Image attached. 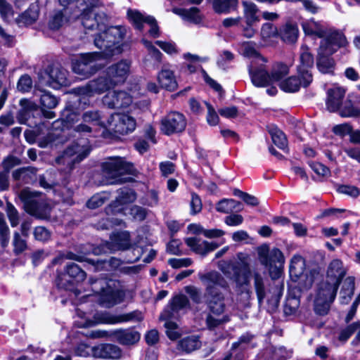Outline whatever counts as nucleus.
<instances>
[{"instance_id":"obj_30","label":"nucleus","mask_w":360,"mask_h":360,"mask_svg":"<svg viewBox=\"0 0 360 360\" xmlns=\"http://www.w3.org/2000/svg\"><path fill=\"white\" fill-rule=\"evenodd\" d=\"M172 12L179 15L184 20L193 24H200L202 20V15L200 10L196 7H192L188 9L174 8Z\"/></svg>"},{"instance_id":"obj_12","label":"nucleus","mask_w":360,"mask_h":360,"mask_svg":"<svg viewBox=\"0 0 360 360\" xmlns=\"http://www.w3.org/2000/svg\"><path fill=\"white\" fill-rule=\"evenodd\" d=\"M186 124V119L182 113L172 111L162 118L160 131L167 136L179 134L185 130Z\"/></svg>"},{"instance_id":"obj_39","label":"nucleus","mask_w":360,"mask_h":360,"mask_svg":"<svg viewBox=\"0 0 360 360\" xmlns=\"http://www.w3.org/2000/svg\"><path fill=\"white\" fill-rule=\"evenodd\" d=\"M66 9L63 11H56L50 17L49 27L51 30H57L62 27L68 22V18L66 16Z\"/></svg>"},{"instance_id":"obj_15","label":"nucleus","mask_w":360,"mask_h":360,"mask_svg":"<svg viewBox=\"0 0 360 360\" xmlns=\"http://www.w3.org/2000/svg\"><path fill=\"white\" fill-rule=\"evenodd\" d=\"M90 147L88 143L79 144L73 143L64 151L58 158V162L72 165L84 160L89 153Z\"/></svg>"},{"instance_id":"obj_59","label":"nucleus","mask_w":360,"mask_h":360,"mask_svg":"<svg viewBox=\"0 0 360 360\" xmlns=\"http://www.w3.org/2000/svg\"><path fill=\"white\" fill-rule=\"evenodd\" d=\"M331 302L324 299L316 298L314 304V310L319 315H325L328 313Z\"/></svg>"},{"instance_id":"obj_46","label":"nucleus","mask_w":360,"mask_h":360,"mask_svg":"<svg viewBox=\"0 0 360 360\" xmlns=\"http://www.w3.org/2000/svg\"><path fill=\"white\" fill-rule=\"evenodd\" d=\"M272 141L279 148L285 150L288 146V141L285 134L276 127H273L269 131Z\"/></svg>"},{"instance_id":"obj_25","label":"nucleus","mask_w":360,"mask_h":360,"mask_svg":"<svg viewBox=\"0 0 360 360\" xmlns=\"http://www.w3.org/2000/svg\"><path fill=\"white\" fill-rule=\"evenodd\" d=\"M108 249L111 251L124 250L130 246L129 233L122 231L113 233L108 243Z\"/></svg>"},{"instance_id":"obj_40","label":"nucleus","mask_w":360,"mask_h":360,"mask_svg":"<svg viewBox=\"0 0 360 360\" xmlns=\"http://www.w3.org/2000/svg\"><path fill=\"white\" fill-rule=\"evenodd\" d=\"M39 12L35 8H30L15 18L19 26H27L34 23L38 18Z\"/></svg>"},{"instance_id":"obj_28","label":"nucleus","mask_w":360,"mask_h":360,"mask_svg":"<svg viewBox=\"0 0 360 360\" xmlns=\"http://www.w3.org/2000/svg\"><path fill=\"white\" fill-rule=\"evenodd\" d=\"M302 28L304 33L307 35H314L319 38L325 39L336 31H326L323 27L318 22L314 20H309L302 23Z\"/></svg>"},{"instance_id":"obj_6","label":"nucleus","mask_w":360,"mask_h":360,"mask_svg":"<svg viewBox=\"0 0 360 360\" xmlns=\"http://www.w3.org/2000/svg\"><path fill=\"white\" fill-rule=\"evenodd\" d=\"M93 290L100 294V302L106 307L120 303L124 297L123 292L119 288L116 281H106L103 279L96 280L93 283Z\"/></svg>"},{"instance_id":"obj_31","label":"nucleus","mask_w":360,"mask_h":360,"mask_svg":"<svg viewBox=\"0 0 360 360\" xmlns=\"http://www.w3.org/2000/svg\"><path fill=\"white\" fill-rule=\"evenodd\" d=\"M242 6L246 25L252 26L259 21L260 19L258 15L259 8L255 3L248 1H243Z\"/></svg>"},{"instance_id":"obj_9","label":"nucleus","mask_w":360,"mask_h":360,"mask_svg":"<svg viewBox=\"0 0 360 360\" xmlns=\"http://www.w3.org/2000/svg\"><path fill=\"white\" fill-rule=\"evenodd\" d=\"M114 86V84L111 82L110 79L105 74V76H101L90 81L85 86L74 89V91L75 94L83 97L79 98V103H82L84 97H90L95 94H102Z\"/></svg>"},{"instance_id":"obj_20","label":"nucleus","mask_w":360,"mask_h":360,"mask_svg":"<svg viewBox=\"0 0 360 360\" xmlns=\"http://www.w3.org/2000/svg\"><path fill=\"white\" fill-rule=\"evenodd\" d=\"M265 63H252L249 66V74L252 84L256 86H264L272 83L271 77L264 68Z\"/></svg>"},{"instance_id":"obj_61","label":"nucleus","mask_w":360,"mask_h":360,"mask_svg":"<svg viewBox=\"0 0 360 360\" xmlns=\"http://www.w3.org/2000/svg\"><path fill=\"white\" fill-rule=\"evenodd\" d=\"M32 86V81L31 77L25 75H22L18 80L17 88L19 91L22 92H27L29 91Z\"/></svg>"},{"instance_id":"obj_2","label":"nucleus","mask_w":360,"mask_h":360,"mask_svg":"<svg viewBox=\"0 0 360 360\" xmlns=\"http://www.w3.org/2000/svg\"><path fill=\"white\" fill-rule=\"evenodd\" d=\"M345 37L340 32H333L328 38L322 39L318 51L317 68L322 73H331L334 61L330 57L336 50L345 43Z\"/></svg>"},{"instance_id":"obj_27","label":"nucleus","mask_w":360,"mask_h":360,"mask_svg":"<svg viewBox=\"0 0 360 360\" xmlns=\"http://www.w3.org/2000/svg\"><path fill=\"white\" fill-rule=\"evenodd\" d=\"M111 335L119 343L124 345L135 344L140 340L139 333L130 329L115 330L111 332Z\"/></svg>"},{"instance_id":"obj_47","label":"nucleus","mask_w":360,"mask_h":360,"mask_svg":"<svg viewBox=\"0 0 360 360\" xmlns=\"http://www.w3.org/2000/svg\"><path fill=\"white\" fill-rule=\"evenodd\" d=\"M314 65V58L311 53L309 51L307 46H302L300 53V65L298 68H302L303 70H309Z\"/></svg>"},{"instance_id":"obj_19","label":"nucleus","mask_w":360,"mask_h":360,"mask_svg":"<svg viewBox=\"0 0 360 360\" xmlns=\"http://www.w3.org/2000/svg\"><path fill=\"white\" fill-rule=\"evenodd\" d=\"M132 102L130 95L123 91L108 92L103 98V103L110 108H121L129 106Z\"/></svg>"},{"instance_id":"obj_16","label":"nucleus","mask_w":360,"mask_h":360,"mask_svg":"<svg viewBox=\"0 0 360 360\" xmlns=\"http://www.w3.org/2000/svg\"><path fill=\"white\" fill-rule=\"evenodd\" d=\"M143 319V314L139 311H134L130 313L112 315L108 313H97L94 316V323L115 324L123 322H139Z\"/></svg>"},{"instance_id":"obj_51","label":"nucleus","mask_w":360,"mask_h":360,"mask_svg":"<svg viewBox=\"0 0 360 360\" xmlns=\"http://www.w3.org/2000/svg\"><path fill=\"white\" fill-rule=\"evenodd\" d=\"M260 34L263 40L268 41L271 38L277 37L278 32L277 27L272 23L266 22L261 27Z\"/></svg>"},{"instance_id":"obj_62","label":"nucleus","mask_w":360,"mask_h":360,"mask_svg":"<svg viewBox=\"0 0 360 360\" xmlns=\"http://www.w3.org/2000/svg\"><path fill=\"white\" fill-rule=\"evenodd\" d=\"M205 104L207 108V122L211 126H216L219 121V116L214 108L208 103L205 102Z\"/></svg>"},{"instance_id":"obj_52","label":"nucleus","mask_w":360,"mask_h":360,"mask_svg":"<svg viewBox=\"0 0 360 360\" xmlns=\"http://www.w3.org/2000/svg\"><path fill=\"white\" fill-rule=\"evenodd\" d=\"M165 321V327L166 328V334L167 337L172 340L178 339L181 335L178 325L172 321L171 319H166Z\"/></svg>"},{"instance_id":"obj_37","label":"nucleus","mask_w":360,"mask_h":360,"mask_svg":"<svg viewBox=\"0 0 360 360\" xmlns=\"http://www.w3.org/2000/svg\"><path fill=\"white\" fill-rule=\"evenodd\" d=\"M305 270V261L304 258L298 255H294L290 264V274L292 277L301 278Z\"/></svg>"},{"instance_id":"obj_10","label":"nucleus","mask_w":360,"mask_h":360,"mask_svg":"<svg viewBox=\"0 0 360 360\" xmlns=\"http://www.w3.org/2000/svg\"><path fill=\"white\" fill-rule=\"evenodd\" d=\"M136 126L135 119L124 113H115L107 120L106 129L120 134L132 132Z\"/></svg>"},{"instance_id":"obj_13","label":"nucleus","mask_w":360,"mask_h":360,"mask_svg":"<svg viewBox=\"0 0 360 360\" xmlns=\"http://www.w3.org/2000/svg\"><path fill=\"white\" fill-rule=\"evenodd\" d=\"M68 72L60 66L49 67L40 79L42 84L51 86L53 89H58L62 86L70 84L68 77Z\"/></svg>"},{"instance_id":"obj_38","label":"nucleus","mask_w":360,"mask_h":360,"mask_svg":"<svg viewBox=\"0 0 360 360\" xmlns=\"http://www.w3.org/2000/svg\"><path fill=\"white\" fill-rule=\"evenodd\" d=\"M200 345L199 338L192 335L181 340L178 343V349L189 353L200 348Z\"/></svg>"},{"instance_id":"obj_33","label":"nucleus","mask_w":360,"mask_h":360,"mask_svg":"<svg viewBox=\"0 0 360 360\" xmlns=\"http://www.w3.org/2000/svg\"><path fill=\"white\" fill-rule=\"evenodd\" d=\"M355 288V279L352 276L346 278L340 292L341 304H347L351 301Z\"/></svg>"},{"instance_id":"obj_64","label":"nucleus","mask_w":360,"mask_h":360,"mask_svg":"<svg viewBox=\"0 0 360 360\" xmlns=\"http://www.w3.org/2000/svg\"><path fill=\"white\" fill-rule=\"evenodd\" d=\"M168 264L174 269H179L191 266L193 261L191 258H172L168 260Z\"/></svg>"},{"instance_id":"obj_60","label":"nucleus","mask_w":360,"mask_h":360,"mask_svg":"<svg viewBox=\"0 0 360 360\" xmlns=\"http://www.w3.org/2000/svg\"><path fill=\"white\" fill-rule=\"evenodd\" d=\"M13 244L14 246V252L17 255L22 252L27 248L25 240L20 238L18 232H15L13 234Z\"/></svg>"},{"instance_id":"obj_41","label":"nucleus","mask_w":360,"mask_h":360,"mask_svg":"<svg viewBox=\"0 0 360 360\" xmlns=\"http://www.w3.org/2000/svg\"><path fill=\"white\" fill-rule=\"evenodd\" d=\"M298 32L297 25L287 23L281 30L280 35L284 41L294 43L297 39Z\"/></svg>"},{"instance_id":"obj_63","label":"nucleus","mask_w":360,"mask_h":360,"mask_svg":"<svg viewBox=\"0 0 360 360\" xmlns=\"http://www.w3.org/2000/svg\"><path fill=\"white\" fill-rule=\"evenodd\" d=\"M185 292L195 303H200L202 300L201 291L194 285H188L184 288Z\"/></svg>"},{"instance_id":"obj_7","label":"nucleus","mask_w":360,"mask_h":360,"mask_svg":"<svg viewBox=\"0 0 360 360\" xmlns=\"http://www.w3.org/2000/svg\"><path fill=\"white\" fill-rule=\"evenodd\" d=\"M19 197L29 214L39 218H46L50 214V207L39 197L38 193L27 188L20 191Z\"/></svg>"},{"instance_id":"obj_42","label":"nucleus","mask_w":360,"mask_h":360,"mask_svg":"<svg viewBox=\"0 0 360 360\" xmlns=\"http://www.w3.org/2000/svg\"><path fill=\"white\" fill-rule=\"evenodd\" d=\"M82 118L84 122L91 124L92 127L98 125L106 129L107 122L105 123L101 121V115L98 110L86 111L83 113Z\"/></svg>"},{"instance_id":"obj_21","label":"nucleus","mask_w":360,"mask_h":360,"mask_svg":"<svg viewBox=\"0 0 360 360\" xmlns=\"http://www.w3.org/2000/svg\"><path fill=\"white\" fill-rule=\"evenodd\" d=\"M157 79L160 86L166 90L173 91L177 89L178 84L174 70L169 65H164L158 72Z\"/></svg>"},{"instance_id":"obj_49","label":"nucleus","mask_w":360,"mask_h":360,"mask_svg":"<svg viewBox=\"0 0 360 360\" xmlns=\"http://www.w3.org/2000/svg\"><path fill=\"white\" fill-rule=\"evenodd\" d=\"M65 271L70 277L78 282L84 281L86 278V273L75 263L68 264Z\"/></svg>"},{"instance_id":"obj_35","label":"nucleus","mask_w":360,"mask_h":360,"mask_svg":"<svg viewBox=\"0 0 360 360\" xmlns=\"http://www.w3.org/2000/svg\"><path fill=\"white\" fill-rule=\"evenodd\" d=\"M40 102L44 108H46L49 109H52L56 107V105H58L57 98L54 96L51 95L50 93L46 91L43 92V94L41 95ZM42 112L44 116L48 119L54 118L56 116L54 112L53 111L46 110L45 109H43Z\"/></svg>"},{"instance_id":"obj_43","label":"nucleus","mask_w":360,"mask_h":360,"mask_svg":"<svg viewBox=\"0 0 360 360\" xmlns=\"http://www.w3.org/2000/svg\"><path fill=\"white\" fill-rule=\"evenodd\" d=\"M229 321V316L226 314L217 315L210 312L206 318V324L210 330H214Z\"/></svg>"},{"instance_id":"obj_45","label":"nucleus","mask_w":360,"mask_h":360,"mask_svg":"<svg viewBox=\"0 0 360 360\" xmlns=\"http://www.w3.org/2000/svg\"><path fill=\"white\" fill-rule=\"evenodd\" d=\"M289 73V68L286 65L282 63L276 64L271 71V77L272 83L281 82L283 79V77L288 75Z\"/></svg>"},{"instance_id":"obj_5","label":"nucleus","mask_w":360,"mask_h":360,"mask_svg":"<svg viewBox=\"0 0 360 360\" xmlns=\"http://www.w3.org/2000/svg\"><path fill=\"white\" fill-rule=\"evenodd\" d=\"M258 259L261 264L268 269L273 279L278 278L285 263L283 252L277 248H270L264 244L257 248Z\"/></svg>"},{"instance_id":"obj_11","label":"nucleus","mask_w":360,"mask_h":360,"mask_svg":"<svg viewBox=\"0 0 360 360\" xmlns=\"http://www.w3.org/2000/svg\"><path fill=\"white\" fill-rule=\"evenodd\" d=\"M198 276L205 287V295L221 292L222 289L229 288L227 281L217 271H210L206 273L199 272Z\"/></svg>"},{"instance_id":"obj_32","label":"nucleus","mask_w":360,"mask_h":360,"mask_svg":"<svg viewBox=\"0 0 360 360\" xmlns=\"http://www.w3.org/2000/svg\"><path fill=\"white\" fill-rule=\"evenodd\" d=\"M239 52L245 57L252 58L250 65L252 63H266V60L262 56L255 48L252 42H243L240 45Z\"/></svg>"},{"instance_id":"obj_36","label":"nucleus","mask_w":360,"mask_h":360,"mask_svg":"<svg viewBox=\"0 0 360 360\" xmlns=\"http://www.w3.org/2000/svg\"><path fill=\"white\" fill-rule=\"evenodd\" d=\"M238 0H214L212 6L217 13H229L238 8Z\"/></svg>"},{"instance_id":"obj_23","label":"nucleus","mask_w":360,"mask_h":360,"mask_svg":"<svg viewBox=\"0 0 360 360\" xmlns=\"http://www.w3.org/2000/svg\"><path fill=\"white\" fill-rule=\"evenodd\" d=\"M94 356L101 359H118L122 356L121 349L111 344H101L94 347Z\"/></svg>"},{"instance_id":"obj_8","label":"nucleus","mask_w":360,"mask_h":360,"mask_svg":"<svg viewBox=\"0 0 360 360\" xmlns=\"http://www.w3.org/2000/svg\"><path fill=\"white\" fill-rule=\"evenodd\" d=\"M103 175L114 179L124 174H133L135 171L133 164L120 157L110 158L102 164Z\"/></svg>"},{"instance_id":"obj_24","label":"nucleus","mask_w":360,"mask_h":360,"mask_svg":"<svg viewBox=\"0 0 360 360\" xmlns=\"http://www.w3.org/2000/svg\"><path fill=\"white\" fill-rule=\"evenodd\" d=\"M345 90L342 87H334L328 91L326 107L330 112H336L340 109V104L345 96Z\"/></svg>"},{"instance_id":"obj_29","label":"nucleus","mask_w":360,"mask_h":360,"mask_svg":"<svg viewBox=\"0 0 360 360\" xmlns=\"http://www.w3.org/2000/svg\"><path fill=\"white\" fill-rule=\"evenodd\" d=\"M346 274V270L343 266L342 262L340 259H333L329 264L327 270V278L330 282L340 285V281Z\"/></svg>"},{"instance_id":"obj_44","label":"nucleus","mask_w":360,"mask_h":360,"mask_svg":"<svg viewBox=\"0 0 360 360\" xmlns=\"http://www.w3.org/2000/svg\"><path fill=\"white\" fill-rule=\"evenodd\" d=\"M240 203L233 199H224L219 202L217 210L224 213H229L233 210H240Z\"/></svg>"},{"instance_id":"obj_22","label":"nucleus","mask_w":360,"mask_h":360,"mask_svg":"<svg viewBox=\"0 0 360 360\" xmlns=\"http://www.w3.org/2000/svg\"><path fill=\"white\" fill-rule=\"evenodd\" d=\"M185 243L193 252L202 255H205L218 247L216 243H210L197 237L188 238Z\"/></svg>"},{"instance_id":"obj_50","label":"nucleus","mask_w":360,"mask_h":360,"mask_svg":"<svg viewBox=\"0 0 360 360\" xmlns=\"http://www.w3.org/2000/svg\"><path fill=\"white\" fill-rule=\"evenodd\" d=\"M339 114L342 117H352L360 116V108L354 106L349 101H346L342 108L338 110Z\"/></svg>"},{"instance_id":"obj_34","label":"nucleus","mask_w":360,"mask_h":360,"mask_svg":"<svg viewBox=\"0 0 360 360\" xmlns=\"http://www.w3.org/2000/svg\"><path fill=\"white\" fill-rule=\"evenodd\" d=\"M338 286V284L330 281L322 283L319 289L316 297L333 302L335 298Z\"/></svg>"},{"instance_id":"obj_55","label":"nucleus","mask_w":360,"mask_h":360,"mask_svg":"<svg viewBox=\"0 0 360 360\" xmlns=\"http://www.w3.org/2000/svg\"><path fill=\"white\" fill-rule=\"evenodd\" d=\"M9 228L4 219L3 214L0 212V240L3 247L8 245L9 242Z\"/></svg>"},{"instance_id":"obj_53","label":"nucleus","mask_w":360,"mask_h":360,"mask_svg":"<svg viewBox=\"0 0 360 360\" xmlns=\"http://www.w3.org/2000/svg\"><path fill=\"white\" fill-rule=\"evenodd\" d=\"M127 14L130 21L139 30H141L143 28V23H146V18L148 16L143 15L137 11L129 10Z\"/></svg>"},{"instance_id":"obj_26","label":"nucleus","mask_w":360,"mask_h":360,"mask_svg":"<svg viewBox=\"0 0 360 360\" xmlns=\"http://www.w3.org/2000/svg\"><path fill=\"white\" fill-rule=\"evenodd\" d=\"M210 313L217 315L224 314L226 305L224 303L225 297L224 293L219 292L210 295H205Z\"/></svg>"},{"instance_id":"obj_58","label":"nucleus","mask_w":360,"mask_h":360,"mask_svg":"<svg viewBox=\"0 0 360 360\" xmlns=\"http://www.w3.org/2000/svg\"><path fill=\"white\" fill-rule=\"evenodd\" d=\"M0 13L8 21L14 18V11L11 5L5 0H0Z\"/></svg>"},{"instance_id":"obj_4","label":"nucleus","mask_w":360,"mask_h":360,"mask_svg":"<svg viewBox=\"0 0 360 360\" xmlns=\"http://www.w3.org/2000/svg\"><path fill=\"white\" fill-rule=\"evenodd\" d=\"M251 259L249 255L239 252L234 261L228 264L227 266L220 264L219 269L225 274H230L229 268L233 271V276L237 287L244 288L249 285Z\"/></svg>"},{"instance_id":"obj_14","label":"nucleus","mask_w":360,"mask_h":360,"mask_svg":"<svg viewBox=\"0 0 360 360\" xmlns=\"http://www.w3.org/2000/svg\"><path fill=\"white\" fill-rule=\"evenodd\" d=\"M297 75L298 77L292 76L281 82L280 88L285 92H295L300 86L306 87L309 85L313 80L310 72L302 70V68H297Z\"/></svg>"},{"instance_id":"obj_54","label":"nucleus","mask_w":360,"mask_h":360,"mask_svg":"<svg viewBox=\"0 0 360 360\" xmlns=\"http://www.w3.org/2000/svg\"><path fill=\"white\" fill-rule=\"evenodd\" d=\"M108 200V195L105 193H97L93 195L86 202L90 209H96L102 206Z\"/></svg>"},{"instance_id":"obj_57","label":"nucleus","mask_w":360,"mask_h":360,"mask_svg":"<svg viewBox=\"0 0 360 360\" xmlns=\"http://www.w3.org/2000/svg\"><path fill=\"white\" fill-rule=\"evenodd\" d=\"M6 214L11 226H17L19 224L18 212L11 202L6 204Z\"/></svg>"},{"instance_id":"obj_18","label":"nucleus","mask_w":360,"mask_h":360,"mask_svg":"<svg viewBox=\"0 0 360 360\" xmlns=\"http://www.w3.org/2000/svg\"><path fill=\"white\" fill-rule=\"evenodd\" d=\"M190 306L189 300L184 295H177L170 301L169 305L161 314V320L176 319L179 313Z\"/></svg>"},{"instance_id":"obj_56","label":"nucleus","mask_w":360,"mask_h":360,"mask_svg":"<svg viewBox=\"0 0 360 360\" xmlns=\"http://www.w3.org/2000/svg\"><path fill=\"white\" fill-rule=\"evenodd\" d=\"M136 195L133 191L128 188L122 189L117 201L119 204H126L134 201Z\"/></svg>"},{"instance_id":"obj_3","label":"nucleus","mask_w":360,"mask_h":360,"mask_svg":"<svg viewBox=\"0 0 360 360\" xmlns=\"http://www.w3.org/2000/svg\"><path fill=\"white\" fill-rule=\"evenodd\" d=\"M77 4V11H73L72 17L80 18L84 27L86 30H101L104 27L103 15L94 11V8L99 6V0H79Z\"/></svg>"},{"instance_id":"obj_48","label":"nucleus","mask_w":360,"mask_h":360,"mask_svg":"<svg viewBox=\"0 0 360 360\" xmlns=\"http://www.w3.org/2000/svg\"><path fill=\"white\" fill-rule=\"evenodd\" d=\"M253 278L257 298L259 302H261L265 297V287L264 279L262 275L257 271H255L253 273Z\"/></svg>"},{"instance_id":"obj_17","label":"nucleus","mask_w":360,"mask_h":360,"mask_svg":"<svg viewBox=\"0 0 360 360\" xmlns=\"http://www.w3.org/2000/svg\"><path fill=\"white\" fill-rule=\"evenodd\" d=\"M131 62L122 60L109 66L105 71L106 75L115 86L125 82L130 72Z\"/></svg>"},{"instance_id":"obj_1","label":"nucleus","mask_w":360,"mask_h":360,"mask_svg":"<svg viewBox=\"0 0 360 360\" xmlns=\"http://www.w3.org/2000/svg\"><path fill=\"white\" fill-rule=\"evenodd\" d=\"M125 34L126 29L121 26L108 27L103 32L97 34L94 39V44L101 51L81 55L79 59L73 63V71L84 77H89L95 73L103 65L100 62L101 59L118 55L123 51L126 45L123 43Z\"/></svg>"}]
</instances>
